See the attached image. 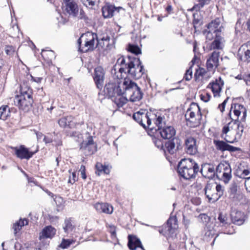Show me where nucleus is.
<instances>
[{
    "instance_id": "f8f14e48",
    "label": "nucleus",
    "mask_w": 250,
    "mask_h": 250,
    "mask_svg": "<svg viewBox=\"0 0 250 250\" xmlns=\"http://www.w3.org/2000/svg\"><path fill=\"white\" fill-rule=\"evenodd\" d=\"M232 121L224 126L222 129L223 134H227L229 131L235 133V138H240L244 130L243 122L231 118Z\"/></svg>"
},
{
    "instance_id": "e2e57ef3",
    "label": "nucleus",
    "mask_w": 250,
    "mask_h": 250,
    "mask_svg": "<svg viewBox=\"0 0 250 250\" xmlns=\"http://www.w3.org/2000/svg\"><path fill=\"white\" fill-rule=\"evenodd\" d=\"M249 175H250V171L247 169H245L243 170V173L241 175V176L246 180V178H248V177H246V176H248Z\"/></svg>"
},
{
    "instance_id": "39448f33",
    "label": "nucleus",
    "mask_w": 250,
    "mask_h": 250,
    "mask_svg": "<svg viewBox=\"0 0 250 250\" xmlns=\"http://www.w3.org/2000/svg\"><path fill=\"white\" fill-rule=\"evenodd\" d=\"M158 117L145 110H140L133 114V118L144 128L153 130L155 127V120Z\"/></svg>"
},
{
    "instance_id": "69168bd1",
    "label": "nucleus",
    "mask_w": 250,
    "mask_h": 250,
    "mask_svg": "<svg viewBox=\"0 0 250 250\" xmlns=\"http://www.w3.org/2000/svg\"><path fill=\"white\" fill-rule=\"evenodd\" d=\"M43 141L45 142V143L47 144L52 142V140L51 138L45 136H44Z\"/></svg>"
},
{
    "instance_id": "603ef678",
    "label": "nucleus",
    "mask_w": 250,
    "mask_h": 250,
    "mask_svg": "<svg viewBox=\"0 0 250 250\" xmlns=\"http://www.w3.org/2000/svg\"><path fill=\"white\" fill-rule=\"evenodd\" d=\"M229 97H227L224 101V102L219 104L218 106V108L220 110V111L222 113L223 112V111H224L225 110V106H226V104L229 100Z\"/></svg>"
},
{
    "instance_id": "6ab92c4d",
    "label": "nucleus",
    "mask_w": 250,
    "mask_h": 250,
    "mask_svg": "<svg viewBox=\"0 0 250 250\" xmlns=\"http://www.w3.org/2000/svg\"><path fill=\"white\" fill-rule=\"evenodd\" d=\"M86 140L81 144V148L88 151V154H92L96 151V146L93 141V137L88 133L86 134Z\"/></svg>"
},
{
    "instance_id": "5fc2aeb1",
    "label": "nucleus",
    "mask_w": 250,
    "mask_h": 250,
    "mask_svg": "<svg viewBox=\"0 0 250 250\" xmlns=\"http://www.w3.org/2000/svg\"><path fill=\"white\" fill-rule=\"evenodd\" d=\"M210 0H201L199 3L196 5L199 8H202L205 5L209 4Z\"/></svg>"
},
{
    "instance_id": "3c124183",
    "label": "nucleus",
    "mask_w": 250,
    "mask_h": 250,
    "mask_svg": "<svg viewBox=\"0 0 250 250\" xmlns=\"http://www.w3.org/2000/svg\"><path fill=\"white\" fill-rule=\"evenodd\" d=\"M77 179H78V177L76 176V172H72L71 175H70L69 176L68 182L73 184L77 180Z\"/></svg>"
},
{
    "instance_id": "f03ea898",
    "label": "nucleus",
    "mask_w": 250,
    "mask_h": 250,
    "mask_svg": "<svg viewBox=\"0 0 250 250\" xmlns=\"http://www.w3.org/2000/svg\"><path fill=\"white\" fill-rule=\"evenodd\" d=\"M199 170L198 164L191 159H182L178 164L179 174L186 179L194 178Z\"/></svg>"
},
{
    "instance_id": "393cba45",
    "label": "nucleus",
    "mask_w": 250,
    "mask_h": 250,
    "mask_svg": "<svg viewBox=\"0 0 250 250\" xmlns=\"http://www.w3.org/2000/svg\"><path fill=\"white\" fill-rule=\"evenodd\" d=\"M213 144L216 149L222 152L225 151L234 152L237 150V147L228 145L223 141L215 139L213 140Z\"/></svg>"
},
{
    "instance_id": "cd10ccee",
    "label": "nucleus",
    "mask_w": 250,
    "mask_h": 250,
    "mask_svg": "<svg viewBox=\"0 0 250 250\" xmlns=\"http://www.w3.org/2000/svg\"><path fill=\"white\" fill-rule=\"evenodd\" d=\"M220 24V20L216 19L208 24L207 29L213 31L215 35L216 34H221L222 26Z\"/></svg>"
},
{
    "instance_id": "13d9d810",
    "label": "nucleus",
    "mask_w": 250,
    "mask_h": 250,
    "mask_svg": "<svg viewBox=\"0 0 250 250\" xmlns=\"http://www.w3.org/2000/svg\"><path fill=\"white\" fill-rule=\"evenodd\" d=\"M245 185L247 190L250 192V176L245 180Z\"/></svg>"
},
{
    "instance_id": "6e6552de",
    "label": "nucleus",
    "mask_w": 250,
    "mask_h": 250,
    "mask_svg": "<svg viewBox=\"0 0 250 250\" xmlns=\"http://www.w3.org/2000/svg\"><path fill=\"white\" fill-rule=\"evenodd\" d=\"M164 120L163 117L158 116L155 120V126L158 127V131L163 139H172L176 134V130L172 126L165 125Z\"/></svg>"
},
{
    "instance_id": "412c9836",
    "label": "nucleus",
    "mask_w": 250,
    "mask_h": 250,
    "mask_svg": "<svg viewBox=\"0 0 250 250\" xmlns=\"http://www.w3.org/2000/svg\"><path fill=\"white\" fill-rule=\"evenodd\" d=\"M58 123L59 125L63 128L67 126L69 128H75L79 124L76 119L72 116L62 117L58 120Z\"/></svg>"
},
{
    "instance_id": "f257e3e1",
    "label": "nucleus",
    "mask_w": 250,
    "mask_h": 250,
    "mask_svg": "<svg viewBox=\"0 0 250 250\" xmlns=\"http://www.w3.org/2000/svg\"><path fill=\"white\" fill-rule=\"evenodd\" d=\"M117 63L121 65L119 72L127 73L130 77L139 79L144 73V66L139 58L128 56L125 59L123 57L119 58Z\"/></svg>"
},
{
    "instance_id": "774afa93",
    "label": "nucleus",
    "mask_w": 250,
    "mask_h": 250,
    "mask_svg": "<svg viewBox=\"0 0 250 250\" xmlns=\"http://www.w3.org/2000/svg\"><path fill=\"white\" fill-rule=\"evenodd\" d=\"M231 192L232 193H235L237 191L236 186L235 185H232L231 188H230Z\"/></svg>"
},
{
    "instance_id": "0eeeda50",
    "label": "nucleus",
    "mask_w": 250,
    "mask_h": 250,
    "mask_svg": "<svg viewBox=\"0 0 250 250\" xmlns=\"http://www.w3.org/2000/svg\"><path fill=\"white\" fill-rule=\"evenodd\" d=\"M97 38V34L92 32L83 34L78 41L79 50L83 52L93 50L96 46Z\"/></svg>"
},
{
    "instance_id": "423d86ee",
    "label": "nucleus",
    "mask_w": 250,
    "mask_h": 250,
    "mask_svg": "<svg viewBox=\"0 0 250 250\" xmlns=\"http://www.w3.org/2000/svg\"><path fill=\"white\" fill-rule=\"evenodd\" d=\"M185 118L187 125L191 127H195L200 124L202 114L196 103H193L190 105L186 111Z\"/></svg>"
},
{
    "instance_id": "b1692460",
    "label": "nucleus",
    "mask_w": 250,
    "mask_h": 250,
    "mask_svg": "<svg viewBox=\"0 0 250 250\" xmlns=\"http://www.w3.org/2000/svg\"><path fill=\"white\" fill-rule=\"evenodd\" d=\"M185 149L187 153L194 155L197 152V146L196 139L192 137H188L185 141Z\"/></svg>"
},
{
    "instance_id": "49530a36",
    "label": "nucleus",
    "mask_w": 250,
    "mask_h": 250,
    "mask_svg": "<svg viewBox=\"0 0 250 250\" xmlns=\"http://www.w3.org/2000/svg\"><path fill=\"white\" fill-rule=\"evenodd\" d=\"M204 34H206V39L209 41H211L215 38V33L213 31H211L208 29H207L204 31Z\"/></svg>"
},
{
    "instance_id": "72a5a7b5",
    "label": "nucleus",
    "mask_w": 250,
    "mask_h": 250,
    "mask_svg": "<svg viewBox=\"0 0 250 250\" xmlns=\"http://www.w3.org/2000/svg\"><path fill=\"white\" fill-rule=\"evenodd\" d=\"M112 100L118 107H122L128 100L124 93H118L112 98Z\"/></svg>"
},
{
    "instance_id": "de8ad7c7",
    "label": "nucleus",
    "mask_w": 250,
    "mask_h": 250,
    "mask_svg": "<svg viewBox=\"0 0 250 250\" xmlns=\"http://www.w3.org/2000/svg\"><path fill=\"white\" fill-rule=\"evenodd\" d=\"M153 142L156 146H157L158 148L163 149L165 151H166L165 148H164L163 143L161 140L155 138L153 140Z\"/></svg>"
},
{
    "instance_id": "f704fd0d",
    "label": "nucleus",
    "mask_w": 250,
    "mask_h": 250,
    "mask_svg": "<svg viewBox=\"0 0 250 250\" xmlns=\"http://www.w3.org/2000/svg\"><path fill=\"white\" fill-rule=\"evenodd\" d=\"M75 228L74 223L71 218H66L65 219L63 225V229L65 232L67 233H70Z\"/></svg>"
},
{
    "instance_id": "6e6d98bb",
    "label": "nucleus",
    "mask_w": 250,
    "mask_h": 250,
    "mask_svg": "<svg viewBox=\"0 0 250 250\" xmlns=\"http://www.w3.org/2000/svg\"><path fill=\"white\" fill-rule=\"evenodd\" d=\"M71 136L73 137H74L77 141L80 142L81 139L82 137V134H80L79 132H73L72 133Z\"/></svg>"
},
{
    "instance_id": "a878e982",
    "label": "nucleus",
    "mask_w": 250,
    "mask_h": 250,
    "mask_svg": "<svg viewBox=\"0 0 250 250\" xmlns=\"http://www.w3.org/2000/svg\"><path fill=\"white\" fill-rule=\"evenodd\" d=\"M122 9L121 7H116L112 5L106 4L102 8L103 15L105 18H111L115 12L118 13Z\"/></svg>"
},
{
    "instance_id": "2f4dec72",
    "label": "nucleus",
    "mask_w": 250,
    "mask_h": 250,
    "mask_svg": "<svg viewBox=\"0 0 250 250\" xmlns=\"http://www.w3.org/2000/svg\"><path fill=\"white\" fill-rule=\"evenodd\" d=\"M110 37L108 36L103 37L101 38H97L96 47L99 49L107 50L109 45Z\"/></svg>"
},
{
    "instance_id": "0e129e2a",
    "label": "nucleus",
    "mask_w": 250,
    "mask_h": 250,
    "mask_svg": "<svg viewBox=\"0 0 250 250\" xmlns=\"http://www.w3.org/2000/svg\"><path fill=\"white\" fill-rule=\"evenodd\" d=\"M109 231L112 236H115L116 234V228L114 226H110Z\"/></svg>"
},
{
    "instance_id": "4c0bfd02",
    "label": "nucleus",
    "mask_w": 250,
    "mask_h": 250,
    "mask_svg": "<svg viewBox=\"0 0 250 250\" xmlns=\"http://www.w3.org/2000/svg\"><path fill=\"white\" fill-rule=\"evenodd\" d=\"M28 224V220L26 219H20L18 222L13 225L15 233H17L18 231L20 230L22 227Z\"/></svg>"
},
{
    "instance_id": "864d4df0",
    "label": "nucleus",
    "mask_w": 250,
    "mask_h": 250,
    "mask_svg": "<svg viewBox=\"0 0 250 250\" xmlns=\"http://www.w3.org/2000/svg\"><path fill=\"white\" fill-rule=\"evenodd\" d=\"M54 201L58 206H61L63 203V199L60 196H56L54 198Z\"/></svg>"
},
{
    "instance_id": "1a4fd4ad",
    "label": "nucleus",
    "mask_w": 250,
    "mask_h": 250,
    "mask_svg": "<svg viewBox=\"0 0 250 250\" xmlns=\"http://www.w3.org/2000/svg\"><path fill=\"white\" fill-rule=\"evenodd\" d=\"M178 224L176 218L171 217L167 221V226L164 229H159V232L165 236L167 240L174 239L178 234Z\"/></svg>"
},
{
    "instance_id": "8fccbe9b",
    "label": "nucleus",
    "mask_w": 250,
    "mask_h": 250,
    "mask_svg": "<svg viewBox=\"0 0 250 250\" xmlns=\"http://www.w3.org/2000/svg\"><path fill=\"white\" fill-rule=\"evenodd\" d=\"M191 67L192 66H191L190 68L186 71L184 77L186 81L190 80L192 77V71L191 70Z\"/></svg>"
},
{
    "instance_id": "f3484780",
    "label": "nucleus",
    "mask_w": 250,
    "mask_h": 250,
    "mask_svg": "<svg viewBox=\"0 0 250 250\" xmlns=\"http://www.w3.org/2000/svg\"><path fill=\"white\" fill-rule=\"evenodd\" d=\"M105 71L101 66H98L94 69L93 79L97 87L101 89L104 83Z\"/></svg>"
},
{
    "instance_id": "c9c22d12",
    "label": "nucleus",
    "mask_w": 250,
    "mask_h": 250,
    "mask_svg": "<svg viewBox=\"0 0 250 250\" xmlns=\"http://www.w3.org/2000/svg\"><path fill=\"white\" fill-rule=\"evenodd\" d=\"M95 167L97 169L96 173L98 175H100L102 172L106 174H108L110 173V167L108 166L103 165L100 163H97Z\"/></svg>"
},
{
    "instance_id": "7ed1b4c3",
    "label": "nucleus",
    "mask_w": 250,
    "mask_h": 250,
    "mask_svg": "<svg viewBox=\"0 0 250 250\" xmlns=\"http://www.w3.org/2000/svg\"><path fill=\"white\" fill-rule=\"evenodd\" d=\"M20 94L15 96L14 103L15 105L22 110H28L33 103L32 90L24 84L20 86Z\"/></svg>"
},
{
    "instance_id": "c03bdc74",
    "label": "nucleus",
    "mask_w": 250,
    "mask_h": 250,
    "mask_svg": "<svg viewBox=\"0 0 250 250\" xmlns=\"http://www.w3.org/2000/svg\"><path fill=\"white\" fill-rule=\"evenodd\" d=\"M5 52L9 56H13L16 54V48L11 45H7L5 47Z\"/></svg>"
},
{
    "instance_id": "dca6fc26",
    "label": "nucleus",
    "mask_w": 250,
    "mask_h": 250,
    "mask_svg": "<svg viewBox=\"0 0 250 250\" xmlns=\"http://www.w3.org/2000/svg\"><path fill=\"white\" fill-rule=\"evenodd\" d=\"M233 112L236 119L240 121L245 122L247 116V109L242 104H234L231 105L229 115L230 118L231 112Z\"/></svg>"
},
{
    "instance_id": "ddd939ff",
    "label": "nucleus",
    "mask_w": 250,
    "mask_h": 250,
    "mask_svg": "<svg viewBox=\"0 0 250 250\" xmlns=\"http://www.w3.org/2000/svg\"><path fill=\"white\" fill-rule=\"evenodd\" d=\"M56 233V229L51 226L44 227L39 233L40 245L41 247L45 248L49 245V242L46 239H52Z\"/></svg>"
},
{
    "instance_id": "338daca9",
    "label": "nucleus",
    "mask_w": 250,
    "mask_h": 250,
    "mask_svg": "<svg viewBox=\"0 0 250 250\" xmlns=\"http://www.w3.org/2000/svg\"><path fill=\"white\" fill-rule=\"evenodd\" d=\"M245 81L247 84H250L249 83L250 82V74H249L245 76Z\"/></svg>"
},
{
    "instance_id": "9d476101",
    "label": "nucleus",
    "mask_w": 250,
    "mask_h": 250,
    "mask_svg": "<svg viewBox=\"0 0 250 250\" xmlns=\"http://www.w3.org/2000/svg\"><path fill=\"white\" fill-rule=\"evenodd\" d=\"M216 176L225 183L229 182L231 179V168L228 162L220 163L216 168Z\"/></svg>"
},
{
    "instance_id": "9b49d317",
    "label": "nucleus",
    "mask_w": 250,
    "mask_h": 250,
    "mask_svg": "<svg viewBox=\"0 0 250 250\" xmlns=\"http://www.w3.org/2000/svg\"><path fill=\"white\" fill-rule=\"evenodd\" d=\"M64 12L68 14L69 16L77 17L79 19L86 20V16L84 11L79 9L77 4L71 0H66L64 6Z\"/></svg>"
},
{
    "instance_id": "a211bd4d",
    "label": "nucleus",
    "mask_w": 250,
    "mask_h": 250,
    "mask_svg": "<svg viewBox=\"0 0 250 250\" xmlns=\"http://www.w3.org/2000/svg\"><path fill=\"white\" fill-rule=\"evenodd\" d=\"M220 52L218 51H213L206 62L207 68L208 71H214L219 65Z\"/></svg>"
},
{
    "instance_id": "c85d7f7f",
    "label": "nucleus",
    "mask_w": 250,
    "mask_h": 250,
    "mask_svg": "<svg viewBox=\"0 0 250 250\" xmlns=\"http://www.w3.org/2000/svg\"><path fill=\"white\" fill-rule=\"evenodd\" d=\"M15 109L10 108L7 105H2L0 107V120L5 121L10 118L11 113L15 112Z\"/></svg>"
},
{
    "instance_id": "bb28decb",
    "label": "nucleus",
    "mask_w": 250,
    "mask_h": 250,
    "mask_svg": "<svg viewBox=\"0 0 250 250\" xmlns=\"http://www.w3.org/2000/svg\"><path fill=\"white\" fill-rule=\"evenodd\" d=\"M94 208L100 213L111 214L113 211V207L107 203H97L94 205Z\"/></svg>"
},
{
    "instance_id": "58836bf2",
    "label": "nucleus",
    "mask_w": 250,
    "mask_h": 250,
    "mask_svg": "<svg viewBox=\"0 0 250 250\" xmlns=\"http://www.w3.org/2000/svg\"><path fill=\"white\" fill-rule=\"evenodd\" d=\"M200 76H203L205 78L207 77L208 78L210 77V75L208 74V72H206L205 69L203 68H199L198 69L196 70V72L194 74L195 78L197 80Z\"/></svg>"
},
{
    "instance_id": "09e8293b",
    "label": "nucleus",
    "mask_w": 250,
    "mask_h": 250,
    "mask_svg": "<svg viewBox=\"0 0 250 250\" xmlns=\"http://www.w3.org/2000/svg\"><path fill=\"white\" fill-rule=\"evenodd\" d=\"M215 192L218 195L219 198L223 195V188L220 185H217L215 186Z\"/></svg>"
},
{
    "instance_id": "e433bc0d",
    "label": "nucleus",
    "mask_w": 250,
    "mask_h": 250,
    "mask_svg": "<svg viewBox=\"0 0 250 250\" xmlns=\"http://www.w3.org/2000/svg\"><path fill=\"white\" fill-rule=\"evenodd\" d=\"M238 55L240 59L245 62H250V50L245 48L242 49L241 51H240V49L238 50Z\"/></svg>"
},
{
    "instance_id": "4be33fe9",
    "label": "nucleus",
    "mask_w": 250,
    "mask_h": 250,
    "mask_svg": "<svg viewBox=\"0 0 250 250\" xmlns=\"http://www.w3.org/2000/svg\"><path fill=\"white\" fill-rule=\"evenodd\" d=\"M205 193L210 203H214L219 199V196L215 192V185L208 184L204 188Z\"/></svg>"
},
{
    "instance_id": "5701e85b",
    "label": "nucleus",
    "mask_w": 250,
    "mask_h": 250,
    "mask_svg": "<svg viewBox=\"0 0 250 250\" xmlns=\"http://www.w3.org/2000/svg\"><path fill=\"white\" fill-rule=\"evenodd\" d=\"M215 169L213 165L205 164L202 166L201 172L204 177L209 179H212L216 176Z\"/></svg>"
},
{
    "instance_id": "ea45409f",
    "label": "nucleus",
    "mask_w": 250,
    "mask_h": 250,
    "mask_svg": "<svg viewBox=\"0 0 250 250\" xmlns=\"http://www.w3.org/2000/svg\"><path fill=\"white\" fill-rule=\"evenodd\" d=\"M165 150L170 154H173L175 151V143L172 141H168L165 144Z\"/></svg>"
},
{
    "instance_id": "4d7b16f0",
    "label": "nucleus",
    "mask_w": 250,
    "mask_h": 250,
    "mask_svg": "<svg viewBox=\"0 0 250 250\" xmlns=\"http://www.w3.org/2000/svg\"><path fill=\"white\" fill-rule=\"evenodd\" d=\"M80 171L81 172V174L82 177L83 179H85L86 178V176L85 174V168L84 166L82 165L81 166V167L80 169Z\"/></svg>"
},
{
    "instance_id": "2eb2a0df",
    "label": "nucleus",
    "mask_w": 250,
    "mask_h": 250,
    "mask_svg": "<svg viewBox=\"0 0 250 250\" xmlns=\"http://www.w3.org/2000/svg\"><path fill=\"white\" fill-rule=\"evenodd\" d=\"M123 83H115L109 82L105 85L104 91L111 99L118 93H123Z\"/></svg>"
},
{
    "instance_id": "4468645a",
    "label": "nucleus",
    "mask_w": 250,
    "mask_h": 250,
    "mask_svg": "<svg viewBox=\"0 0 250 250\" xmlns=\"http://www.w3.org/2000/svg\"><path fill=\"white\" fill-rule=\"evenodd\" d=\"M15 151L16 156L21 159L29 160L38 151V146L35 151L30 150V148L26 147L24 145H21L19 147H12Z\"/></svg>"
},
{
    "instance_id": "7c9ffc66",
    "label": "nucleus",
    "mask_w": 250,
    "mask_h": 250,
    "mask_svg": "<svg viewBox=\"0 0 250 250\" xmlns=\"http://www.w3.org/2000/svg\"><path fill=\"white\" fill-rule=\"evenodd\" d=\"M128 246L131 250H135L138 247L144 250L140 240L135 236H128Z\"/></svg>"
},
{
    "instance_id": "aec40b11",
    "label": "nucleus",
    "mask_w": 250,
    "mask_h": 250,
    "mask_svg": "<svg viewBox=\"0 0 250 250\" xmlns=\"http://www.w3.org/2000/svg\"><path fill=\"white\" fill-rule=\"evenodd\" d=\"M224 83L221 77L210 83L208 86L211 89L214 97H220Z\"/></svg>"
},
{
    "instance_id": "79ce46f5",
    "label": "nucleus",
    "mask_w": 250,
    "mask_h": 250,
    "mask_svg": "<svg viewBox=\"0 0 250 250\" xmlns=\"http://www.w3.org/2000/svg\"><path fill=\"white\" fill-rule=\"evenodd\" d=\"M74 241L72 239H63L59 247L62 249H67L70 247L71 245L74 243Z\"/></svg>"
},
{
    "instance_id": "20e7f679",
    "label": "nucleus",
    "mask_w": 250,
    "mask_h": 250,
    "mask_svg": "<svg viewBox=\"0 0 250 250\" xmlns=\"http://www.w3.org/2000/svg\"><path fill=\"white\" fill-rule=\"evenodd\" d=\"M123 93L127 96L128 100L134 102L139 101L143 97L140 88L136 83L129 79H125L122 84Z\"/></svg>"
},
{
    "instance_id": "bf43d9fd",
    "label": "nucleus",
    "mask_w": 250,
    "mask_h": 250,
    "mask_svg": "<svg viewBox=\"0 0 250 250\" xmlns=\"http://www.w3.org/2000/svg\"><path fill=\"white\" fill-rule=\"evenodd\" d=\"M218 220L223 225H225L227 224L226 222V217L225 216H223L221 214H220L218 217Z\"/></svg>"
},
{
    "instance_id": "c756f323",
    "label": "nucleus",
    "mask_w": 250,
    "mask_h": 250,
    "mask_svg": "<svg viewBox=\"0 0 250 250\" xmlns=\"http://www.w3.org/2000/svg\"><path fill=\"white\" fill-rule=\"evenodd\" d=\"M231 218L232 222L237 225H241L243 224L244 220V214L243 213L239 211L234 210L231 212Z\"/></svg>"
},
{
    "instance_id": "37998d69",
    "label": "nucleus",
    "mask_w": 250,
    "mask_h": 250,
    "mask_svg": "<svg viewBox=\"0 0 250 250\" xmlns=\"http://www.w3.org/2000/svg\"><path fill=\"white\" fill-rule=\"evenodd\" d=\"M82 2L86 7H92L99 3L100 0H82Z\"/></svg>"
},
{
    "instance_id": "680f3d73",
    "label": "nucleus",
    "mask_w": 250,
    "mask_h": 250,
    "mask_svg": "<svg viewBox=\"0 0 250 250\" xmlns=\"http://www.w3.org/2000/svg\"><path fill=\"white\" fill-rule=\"evenodd\" d=\"M48 219L51 222L53 223L56 222L58 221V217H57V216L48 215Z\"/></svg>"
},
{
    "instance_id": "a18cd8bd",
    "label": "nucleus",
    "mask_w": 250,
    "mask_h": 250,
    "mask_svg": "<svg viewBox=\"0 0 250 250\" xmlns=\"http://www.w3.org/2000/svg\"><path fill=\"white\" fill-rule=\"evenodd\" d=\"M128 51L136 55L141 53L140 48L136 45L129 44L128 48Z\"/></svg>"
},
{
    "instance_id": "a19ab883",
    "label": "nucleus",
    "mask_w": 250,
    "mask_h": 250,
    "mask_svg": "<svg viewBox=\"0 0 250 250\" xmlns=\"http://www.w3.org/2000/svg\"><path fill=\"white\" fill-rule=\"evenodd\" d=\"M42 56L47 61H51L54 57V52L52 51H47L42 50L41 53Z\"/></svg>"
},
{
    "instance_id": "473e14b6",
    "label": "nucleus",
    "mask_w": 250,
    "mask_h": 250,
    "mask_svg": "<svg viewBox=\"0 0 250 250\" xmlns=\"http://www.w3.org/2000/svg\"><path fill=\"white\" fill-rule=\"evenodd\" d=\"M224 40L221 36V34H216L214 41L210 46V49H221L223 47Z\"/></svg>"
},
{
    "instance_id": "052dcab7",
    "label": "nucleus",
    "mask_w": 250,
    "mask_h": 250,
    "mask_svg": "<svg viewBox=\"0 0 250 250\" xmlns=\"http://www.w3.org/2000/svg\"><path fill=\"white\" fill-rule=\"evenodd\" d=\"M245 48L246 49L250 50V41L247 43L244 44L242 45L240 48V51H241L242 50V49Z\"/></svg>"
}]
</instances>
